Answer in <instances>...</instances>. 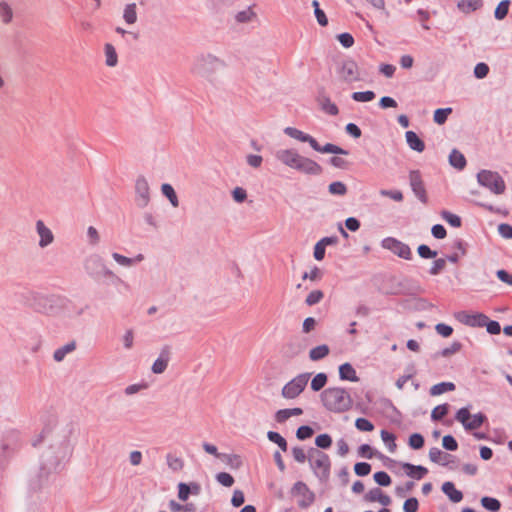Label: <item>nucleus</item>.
Listing matches in <instances>:
<instances>
[{"label":"nucleus","instance_id":"nucleus-1","mask_svg":"<svg viewBox=\"0 0 512 512\" xmlns=\"http://www.w3.org/2000/svg\"><path fill=\"white\" fill-rule=\"evenodd\" d=\"M70 454V446L66 436L57 446L51 445L41 456L40 466L32 472L28 479V489L32 493L47 491L57 479L63 468V462Z\"/></svg>","mask_w":512,"mask_h":512},{"label":"nucleus","instance_id":"nucleus-2","mask_svg":"<svg viewBox=\"0 0 512 512\" xmlns=\"http://www.w3.org/2000/svg\"><path fill=\"white\" fill-rule=\"evenodd\" d=\"M276 158L284 165L299 172L318 175L322 172L321 166L314 160L300 155L292 149H282L276 152Z\"/></svg>","mask_w":512,"mask_h":512},{"label":"nucleus","instance_id":"nucleus-3","mask_svg":"<svg viewBox=\"0 0 512 512\" xmlns=\"http://www.w3.org/2000/svg\"><path fill=\"white\" fill-rule=\"evenodd\" d=\"M323 405L330 411L341 413L348 410L352 405L350 394L341 387H330L321 394Z\"/></svg>","mask_w":512,"mask_h":512},{"label":"nucleus","instance_id":"nucleus-4","mask_svg":"<svg viewBox=\"0 0 512 512\" xmlns=\"http://www.w3.org/2000/svg\"><path fill=\"white\" fill-rule=\"evenodd\" d=\"M477 180L495 194H503L506 189L503 178L497 172L482 170L478 173Z\"/></svg>","mask_w":512,"mask_h":512},{"label":"nucleus","instance_id":"nucleus-5","mask_svg":"<svg viewBox=\"0 0 512 512\" xmlns=\"http://www.w3.org/2000/svg\"><path fill=\"white\" fill-rule=\"evenodd\" d=\"M310 465L316 476L320 479H327L330 473V458L324 452L311 449Z\"/></svg>","mask_w":512,"mask_h":512},{"label":"nucleus","instance_id":"nucleus-6","mask_svg":"<svg viewBox=\"0 0 512 512\" xmlns=\"http://www.w3.org/2000/svg\"><path fill=\"white\" fill-rule=\"evenodd\" d=\"M309 373H302L295 376L282 388V396L286 399H294L299 396L308 384Z\"/></svg>","mask_w":512,"mask_h":512},{"label":"nucleus","instance_id":"nucleus-7","mask_svg":"<svg viewBox=\"0 0 512 512\" xmlns=\"http://www.w3.org/2000/svg\"><path fill=\"white\" fill-rule=\"evenodd\" d=\"M291 495L299 497L297 504L300 508L306 509L313 504L315 501V494L309 489L306 483L297 481L292 489Z\"/></svg>","mask_w":512,"mask_h":512},{"label":"nucleus","instance_id":"nucleus-8","mask_svg":"<svg viewBox=\"0 0 512 512\" xmlns=\"http://www.w3.org/2000/svg\"><path fill=\"white\" fill-rule=\"evenodd\" d=\"M381 245L384 249L391 251L400 258L405 260H410L412 258L410 247L396 238L387 237L382 240Z\"/></svg>","mask_w":512,"mask_h":512},{"label":"nucleus","instance_id":"nucleus-9","mask_svg":"<svg viewBox=\"0 0 512 512\" xmlns=\"http://www.w3.org/2000/svg\"><path fill=\"white\" fill-rule=\"evenodd\" d=\"M454 317L460 323L470 327H483L488 320V317L482 313H470L467 311L456 312Z\"/></svg>","mask_w":512,"mask_h":512},{"label":"nucleus","instance_id":"nucleus-10","mask_svg":"<svg viewBox=\"0 0 512 512\" xmlns=\"http://www.w3.org/2000/svg\"><path fill=\"white\" fill-rule=\"evenodd\" d=\"M429 459L431 462L448 467L450 469H455L456 465V457L452 454L443 452L437 447H432L429 450Z\"/></svg>","mask_w":512,"mask_h":512},{"label":"nucleus","instance_id":"nucleus-11","mask_svg":"<svg viewBox=\"0 0 512 512\" xmlns=\"http://www.w3.org/2000/svg\"><path fill=\"white\" fill-rule=\"evenodd\" d=\"M339 77L345 82H355L360 79L358 65L355 61L345 60L338 69Z\"/></svg>","mask_w":512,"mask_h":512},{"label":"nucleus","instance_id":"nucleus-12","mask_svg":"<svg viewBox=\"0 0 512 512\" xmlns=\"http://www.w3.org/2000/svg\"><path fill=\"white\" fill-rule=\"evenodd\" d=\"M136 202L140 207H145L150 200V187L148 181L140 176L135 182Z\"/></svg>","mask_w":512,"mask_h":512},{"label":"nucleus","instance_id":"nucleus-13","mask_svg":"<svg viewBox=\"0 0 512 512\" xmlns=\"http://www.w3.org/2000/svg\"><path fill=\"white\" fill-rule=\"evenodd\" d=\"M410 186L415 196L423 203L427 202V194L421 174L418 170L411 171L409 174Z\"/></svg>","mask_w":512,"mask_h":512},{"label":"nucleus","instance_id":"nucleus-14","mask_svg":"<svg viewBox=\"0 0 512 512\" xmlns=\"http://www.w3.org/2000/svg\"><path fill=\"white\" fill-rule=\"evenodd\" d=\"M0 443L4 444V449H10L12 452L18 453L22 447L23 441L18 431L10 430L3 434Z\"/></svg>","mask_w":512,"mask_h":512},{"label":"nucleus","instance_id":"nucleus-15","mask_svg":"<svg viewBox=\"0 0 512 512\" xmlns=\"http://www.w3.org/2000/svg\"><path fill=\"white\" fill-rule=\"evenodd\" d=\"M36 232L39 236V246L45 248L54 242L53 232L42 220H37L35 224Z\"/></svg>","mask_w":512,"mask_h":512},{"label":"nucleus","instance_id":"nucleus-16","mask_svg":"<svg viewBox=\"0 0 512 512\" xmlns=\"http://www.w3.org/2000/svg\"><path fill=\"white\" fill-rule=\"evenodd\" d=\"M363 499L365 502H379L384 507L391 504V498L378 487L370 489Z\"/></svg>","mask_w":512,"mask_h":512},{"label":"nucleus","instance_id":"nucleus-17","mask_svg":"<svg viewBox=\"0 0 512 512\" xmlns=\"http://www.w3.org/2000/svg\"><path fill=\"white\" fill-rule=\"evenodd\" d=\"M284 133L291 138H294L301 142H307L313 149H318V142L309 134L302 132L294 127H286Z\"/></svg>","mask_w":512,"mask_h":512},{"label":"nucleus","instance_id":"nucleus-18","mask_svg":"<svg viewBox=\"0 0 512 512\" xmlns=\"http://www.w3.org/2000/svg\"><path fill=\"white\" fill-rule=\"evenodd\" d=\"M402 467L406 471L407 476L417 480L422 479L428 473V469L422 465L403 463Z\"/></svg>","mask_w":512,"mask_h":512},{"label":"nucleus","instance_id":"nucleus-19","mask_svg":"<svg viewBox=\"0 0 512 512\" xmlns=\"http://www.w3.org/2000/svg\"><path fill=\"white\" fill-rule=\"evenodd\" d=\"M442 491L453 503H458L463 499L462 492L455 488L453 482H444L442 485Z\"/></svg>","mask_w":512,"mask_h":512},{"label":"nucleus","instance_id":"nucleus-20","mask_svg":"<svg viewBox=\"0 0 512 512\" xmlns=\"http://www.w3.org/2000/svg\"><path fill=\"white\" fill-rule=\"evenodd\" d=\"M104 57H105V65L107 67L113 68V67L117 66L118 54L116 52L115 47L112 44L106 43L104 45Z\"/></svg>","mask_w":512,"mask_h":512},{"label":"nucleus","instance_id":"nucleus-21","mask_svg":"<svg viewBox=\"0 0 512 512\" xmlns=\"http://www.w3.org/2000/svg\"><path fill=\"white\" fill-rule=\"evenodd\" d=\"M409 147L417 152H423L425 149L424 142L418 137L414 131H407L405 134Z\"/></svg>","mask_w":512,"mask_h":512},{"label":"nucleus","instance_id":"nucleus-22","mask_svg":"<svg viewBox=\"0 0 512 512\" xmlns=\"http://www.w3.org/2000/svg\"><path fill=\"white\" fill-rule=\"evenodd\" d=\"M16 454V452H12L10 449H4V444L0 443V475L6 470Z\"/></svg>","mask_w":512,"mask_h":512},{"label":"nucleus","instance_id":"nucleus-23","mask_svg":"<svg viewBox=\"0 0 512 512\" xmlns=\"http://www.w3.org/2000/svg\"><path fill=\"white\" fill-rule=\"evenodd\" d=\"M482 4V0H460L457 7L461 12L468 14L481 8Z\"/></svg>","mask_w":512,"mask_h":512},{"label":"nucleus","instance_id":"nucleus-24","mask_svg":"<svg viewBox=\"0 0 512 512\" xmlns=\"http://www.w3.org/2000/svg\"><path fill=\"white\" fill-rule=\"evenodd\" d=\"M339 375L342 380L357 382L359 380L355 369L349 363H344L339 367Z\"/></svg>","mask_w":512,"mask_h":512},{"label":"nucleus","instance_id":"nucleus-25","mask_svg":"<svg viewBox=\"0 0 512 512\" xmlns=\"http://www.w3.org/2000/svg\"><path fill=\"white\" fill-rule=\"evenodd\" d=\"M169 362V351L164 350L162 351L160 357L155 360V362L152 365V371L155 374H161L163 373L168 365Z\"/></svg>","mask_w":512,"mask_h":512},{"label":"nucleus","instance_id":"nucleus-26","mask_svg":"<svg viewBox=\"0 0 512 512\" xmlns=\"http://www.w3.org/2000/svg\"><path fill=\"white\" fill-rule=\"evenodd\" d=\"M335 242L333 238L325 237L316 243L314 246V258L321 261L325 256V249L327 245H331Z\"/></svg>","mask_w":512,"mask_h":512},{"label":"nucleus","instance_id":"nucleus-27","mask_svg":"<svg viewBox=\"0 0 512 512\" xmlns=\"http://www.w3.org/2000/svg\"><path fill=\"white\" fill-rule=\"evenodd\" d=\"M330 352V349L327 345H319L314 348H312L309 351V358L312 361H319L323 358H325Z\"/></svg>","mask_w":512,"mask_h":512},{"label":"nucleus","instance_id":"nucleus-28","mask_svg":"<svg viewBox=\"0 0 512 512\" xmlns=\"http://www.w3.org/2000/svg\"><path fill=\"white\" fill-rule=\"evenodd\" d=\"M449 162L453 167L460 170L463 169L466 165V159L464 155L456 149L452 150L450 153Z\"/></svg>","mask_w":512,"mask_h":512},{"label":"nucleus","instance_id":"nucleus-29","mask_svg":"<svg viewBox=\"0 0 512 512\" xmlns=\"http://www.w3.org/2000/svg\"><path fill=\"white\" fill-rule=\"evenodd\" d=\"M462 423L465 430H475L481 427L487 418H456Z\"/></svg>","mask_w":512,"mask_h":512},{"label":"nucleus","instance_id":"nucleus-30","mask_svg":"<svg viewBox=\"0 0 512 512\" xmlns=\"http://www.w3.org/2000/svg\"><path fill=\"white\" fill-rule=\"evenodd\" d=\"M76 348V345L74 342L67 343L63 347L58 348L55 350L53 358L57 362H61L65 356L71 352H73Z\"/></svg>","mask_w":512,"mask_h":512},{"label":"nucleus","instance_id":"nucleus-31","mask_svg":"<svg viewBox=\"0 0 512 512\" xmlns=\"http://www.w3.org/2000/svg\"><path fill=\"white\" fill-rule=\"evenodd\" d=\"M481 505L490 512H497L501 508L500 501L489 496H484L481 498Z\"/></svg>","mask_w":512,"mask_h":512},{"label":"nucleus","instance_id":"nucleus-32","mask_svg":"<svg viewBox=\"0 0 512 512\" xmlns=\"http://www.w3.org/2000/svg\"><path fill=\"white\" fill-rule=\"evenodd\" d=\"M455 389V385L452 382H441L436 385H433L430 389V393L433 396L441 395L445 392L453 391Z\"/></svg>","mask_w":512,"mask_h":512},{"label":"nucleus","instance_id":"nucleus-33","mask_svg":"<svg viewBox=\"0 0 512 512\" xmlns=\"http://www.w3.org/2000/svg\"><path fill=\"white\" fill-rule=\"evenodd\" d=\"M267 438L278 445V447L286 452L287 449H288V444H287V441L285 440L284 437H282L278 432H275V431H269L267 433Z\"/></svg>","mask_w":512,"mask_h":512},{"label":"nucleus","instance_id":"nucleus-34","mask_svg":"<svg viewBox=\"0 0 512 512\" xmlns=\"http://www.w3.org/2000/svg\"><path fill=\"white\" fill-rule=\"evenodd\" d=\"M13 18V10L11 8V6L5 2V1H1L0 2V19L2 20L3 23L7 24L9 22H11Z\"/></svg>","mask_w":512,"mask_h":512},{"label":"nucleus","instance_id":"nucleus-35","mask_svg":"<svg viewBox=\"0 0 512 512\" xmlns=\"http://www.w3.org/2000/svg\"><path fill=\"white\" fill-rule=\"evenodd\" d=\"M162 193L164 196H166L173 207H178L179 201L177 198V195L175 193L174 188L170 184H163L161 187Z\"/></svg>","mask_w":512,"mask_h":512},{"label":"nucleus","instance_id":"nucleus-36","mask_svg":"<svg viewBox=\"0 0 512 512\" xmlns=\"http://www.w3.org/2000/svg\"><path fill=\"white\" fill-rule=\"evenodd\" d=\"M220 459L233 469H239L243 464L241 457L236 454H222Z\"/></svg>","mask_w":512,"mask_h":512},{"label":"nucleus","instance_id":"nucleus-37","mask_svg":"<svg viewBox=\"0 0 512 512\" xmlns=\"http://www.w3.org/2000/svg\"><path fill=\"white\" fill-rule=\"evenodd\" d=\"M123 18L127 24H134L137 21L136 4H128L124 9Z\"/></svg>","mask_w":512,"mask_h":512},{"label":"nucleus","instance_id":"nucleus-38","mask_svg":"<svg viewBox=\"0 0 512 512\" xmlns=\"http://www.w3.org/2000/svg\"><path fill=\"white\" fill-rule=\"evenodd\" d=\"M327 383V375L325 373L316 374L311 380L310 387L313 391H320Z\"/></svg>","mask_w":512,"mask_h":512},{"label":"nucleus","instance_id":"nucleus-39","mask_svg":"<svg viewBox=\"0 0 512 512\" xmlns=\"http://www.w3.org/2000/svg\"><path fill=\"white\" fill-rule=\"evenodd\" d=\"M425 444V440L422 434L420 433H413L410 435L408 439V445L413 450H419L423 448Z\"/></svg>","mask_w":512,"mask_h":512},{"label":"nucleus","instance_id":"nucleus-40","mask_svg":"<svg viewBox=\"0 0 512 512\" xmlns=\"http://www.w3.org/2000/svg\"><path fill=\"white\" fill-rule=\"evenodd\" d=\"M314 150L317 151V152H321V153H333V154H342V155H347L348 154V151L340 148L339 146L331 144V143H327L323 147H321L318 144V149H314Z\"/></svg>","mask_w":512,"mask_h":512},{"label":"nucleus","instance_id":"nucleus-41","mask_svg":"<svg viewBox=\"0 0 512 512\" xmlns=\"http://www.w3.org/2000/svg\"><path fill=\"white\" fill-rule=\"evenodd\" d=\"M509 5H510V1L509 0H502L497 5V7L495 9V12H494L495 18L498 19V20H503L507 16V14H508Z\"/></svg>","mask_w":512,"mask_h":512},{"label":"nucleus","instance_id":"nucleus-42","mask_svg":"<svg viewBox=\"0 0 512 512\" xmlns=\"http://www.w3.org/2000/svg\"><path fill=\"white\" fill-rule=\"evenodd\" d=\"M451 113H452L451 108H443V109L440 108V109L435 110L434 116H433L434 122L439 125L444 124L446 122L448 116Z\"/></svg>","mask_w":512,"mask_h":512},{"label":"nucleus","instance_id":"nucleus-43","mask_svg":"<svg viewBox=\"0 0 512 512\" xmlns=\"http://www.w3.org/2000/svg\"><path fill=\"white\" fill-rule=\"evenodd\" d=\"M312 6L314 7V13L319 25L323 27L326 26L328 24V19L325 12L322 9H320L319 2L317 0H313Z\"/></svg>","mask_w":512,"mask_h":512},{"label":"nucleus","instance_id":"nucleus-44","mask_svg":"<svg viewBox=\"0 0 512 512\" xmlns=\"http://www.w3.org/2000/svg\"><path fill=\"white\" fill-rule=\"evenodd\" d=\"M374 481L383 487H387L391 484L392 480L389 474L385 471H378L373 475Z\"/></svg>","mask_w":512,"mask_h":512},{"label":"nucleus","instance_id":"nucleus-45","mask_svg":"<svg viewBox=\"0 0 512 512\" xmlns=\"http://www.w3.org/2000/svg\"><path fill=\"white\" fill-rule=\"evenodd\" d=\"M381 438L383 442L386 444L388 450L390 452H394L396 450V443H395V435L392 433H389L386 430L381 431Z\"/></svg>","mask_w":512,"mask_h":512},{"label":"nucleus","instance_id":"nucleus-46","mask_svg":"<svg viewBox=\"0 0 512 512\" xmlns=\"http://www.w3.org/2000/svg\"><path fill=\"white\" fill-rule=\"evenodd\" d=\"M328 190L331 194L339 196H343L347 193L346 185L340 181L332 182L329 185Z\"/></svg>","mask_w":512,"mask_h":512},{"label":"nucleus","instance_id":"nucleus-47","mask_svg":"<svg viewBox=\"0 0 512 512\" xmlns=\"http://www.w3.org/2000/svg\"><path fill=\"white\" fill-rule=\"evenodd\" d=\"M375 98V93L373 91H364V92H354L352 94V99L357 102H369Z\"/></svg>","mask_w":512,"mask_h":512},{"label":"nucleus","instance_id":"nucleus-48","mask_svg":"<svg viewBox=\"0 0 512 512\" xmlns=\"http://www.w3.org/2000/svg\"><path fill=\"white\" fill-rule=\"evenodd\" d=\"M216 480L224 487H231L234 484V478L232 475L226 472H219L216 474Z\"/></svg>","mask_w":512,"mask_h":512},{"label":"nucleus","instance_id":"nucleus-49","mask_svg":"<svg viewBox=\"0 0 512 512\" xmlns=\"http://www.w3.org/2000/svg\"><path fill=\"white\" fill-rule=\"evenodd\" d=\"M313 434V428L308 425H302L296 431V437L302 441L310 438Z\"/></svg>","mask_w":512,"mask_h":512},{"label":"nucleus","instance_id":"nucleus-50","mask_svg":"<svg viewBox=\"0 0 512 512\" xmlns=\"http://www.w3.org/2000/svg\"><path fill=\"white\" fill-rule=\"evenodd\" d=\"M354 472L360 477L367 476L371 472V465L367 462H358L354 465Z\"/></svg>","mask_w":512,"mask_h":512},{"label":"nucleus","instance_id":"nucleus-51","mask_svg":"<svg viewBox=\"0 0 512 512\" xmlns=\"http://www.w3.org/2000/svg\"><path fill=\"white\" fill-rule=\"evenodd\" d=\"M315 444L318 448L328 449L332 444V439L328 434H320L316 437Z\"/></svg>","mask_w":512,"mask_h":512},{"label":"nucleus","instance_id":"nucleus-52","mask_svg":"<svg viewBox=\"0 0 512 512\" xmlns=\"http://www.w3.org/2000/svg\"><path fill=\"white\" fill-rule=\"evenodd\" d=\"M442 446L448 451H456L458 449V443L452 435H445L443 437Z\"/></svg>","mask_w":512,"mask_h":512},{"label":"nucleus","instance_id":"nucleus-53","mask_svg":"<svg viewBox=\"0 0 512 512\" xmlns=\"http://www.w3.org/2000/svg\"><path fill=\"white\" fill-rule=\"evenodd\" d=\"M442 218L449 223L453 227H460L461 226V219L459 216L450 213L448 211H443L441 214Z\"/></svg>","mask_w":512,"mask_h":512},{"label":"nucleus","instance_id":"nucleus-54","mask_svg":"<svg viewBox=\"0 0 512 512\" xmlns=\"http://www.w3.org/2000/svg\"><path fill=\"white\" fill-rule=\"evenodd\" d=\"M323 298V292L320 290L311 291L306 297V304L309 306L319 303Z\"/></svg>","mask_w":512,"mask_h":512},{"label":"nucleus","instance_id":"nucleus-55","mask_svg":"<svg viewBox=\"0 0 512 512\" xmlns=\"http://www.w3.org/2000/svg\"><path fill=\"white\" fill-rule=\"evenodd\" d=\"M355 426L360 431H372L374 425L368 420V418H356Z\"/></svg>","mask_w":512,"mask_h":512},{"label":"nucleus","instance_id":"nucleus-56","mask_svg":"<svg viewBox=\"0 0 512 512\" xmlns=\"http://www.w3.org/2000/svg\"><path fill=\"white\" fill-rule=\"evenodd\" d=\"M419 508V502L417 498L410 497L406 499V501L403 504V511L404 512H417Z\"/></svg>","mask_w":512,"mask_h":512},{"label":"nucleus","instance_id":"nucleus-57","mask_svg":"<svg viewBox=\"0 0 512 512\" xmlns=\"http://www.w3.org/2000/svg\"><path fill=\"white\" fill-rule=\"evenodd\" d=\"M322 109L329 115H337L339 113L338 107L330 99H325L321 103Z\"/></svg>","mask_w":512,"mask_h":512},{"label":"nucleus","instance_id":"nucleus-58","mask_svg":"<svg viewBox=\"0 0 512 512\" xmlns=\"http://www.w3.org/2000/svg\"><path fill=\"white\" fill-rule=\"evenodd\" d=\"M445 267H446V260L444 258L436 259L430 268V274L438 275L445 269Z\"/></svg>","mask_w":512,"mask_h":512},{"label":"nucleus","instance_id":"nucleus-59","mask_svg":"<svg viewBox=\"0 0 512 512\" xmlns=\"http://www.w3.org/2000/svg\"><path fill=\"white\" fill-rule=\"evenodd\" d=\"M417 252L421 258L430 259L435 258L437 256V252L431 250L427 245H420L417 249Z\"/></svg>","mask_w":512,"mask_h":512},{"label":"nucleus","instance_id":"nucleus-60","mask_svg":"<svg viewBox=\"0 0 512 512\" xmlns=\"http://www.w3.org/2000/svg\"><path fill=\"white\" fill-rule=\"evenodd\" d=\"M380 195L384 197H389L393 199L394 201L401 202L403 200V194L399 190H386L382 189L380 190Z\"/></svg>","mask_w":512,"mask_h":512},{"label":"nucleus","instance_id":"nucleus-61","mask_svg":"<svg viewBox=\"0 0 512 512\" xmlns=\"http://www.w3.org/2000/svg\"><path fill=\"white\" fill-rule=\"evenodd\" d=\"M489 73V67L486 63H478L474 68V75L478 79L485 78Z\"/></svg>","mask_w":512,"mask_h":512},{"label":"nucleus","instance_id":"nucleus-62","mask_svg":"<svg viewBox=\"0 0 512 512\" xmlns=\"http://www.w3.org/2000/svg\"><path fill=\"white\" fill-rule=\"evenodd\" d=\"M436 332L441 335L442 337H449L453 333V328L447 324L439 323L435 326Z\"/></svg>","mask_w":512,"mask_h":512},{"label":"nucleus","instance_id":"nucleus-63","mask_svg":"<svg viewBox=\"0 0 512 512\" xmlns=\"http://www.w3.org/2000/svg\"><path fill=\"white\" fill-rule=\"evenodd\" d=\"M245 502V496H244V493L241 491V490H235L233 492V495H232V498H231V504L234 506V507H240L244 504Z\"/></svg>","mask_w":512,"mask_h":512},{"label":"nucleus","instance_id":"nucleus-64","mask_svg":"<svg viewBox=\"0 0 512 512\" xmlns=\"http://www.w3.org/2000/svg\"><path fill=\"white\" fill-rule=\"evenodd\" d=\"M498 232L499 234L506 238V239H512V226L509 224H500L498 226Z\"/></svg>","mask_w":512,"mask_h":512}]
</instances>
